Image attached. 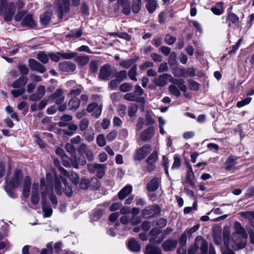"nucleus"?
<instances>
[{"mask_svg":"<svg viewBox=\"0 0 254 254\" xmlns=\"http://www.w3.org/2000/svg\"><path fill=\"white\" fill-rule=\"evenodd\" d=\"M230 231L229 229H225L223 230V241L226 248L231 247L235 250L244 248L247 243V239L245 242L243 238L240 236L232 235L231 239L230 238Z\"/></svg>","mask_w":254,"mask_h":254,"instance_id":"obj_1","label":"nucleus"},{"mask_svg":"<svg viewBox=\"0 0 254 254\" xmlns=\"http://www.w3.org/2000/svg\"><path fill=\"white\" fill-rule=\"evenodd\" d=\"M173 78L171 75L167 73H164L155 78L153 81V83L157 86L164 87L168 82L171 81L177 84L180 89L183 92H186L187 90V86L184 84L185 81L183 79L176 80V81H172Z\"/></svg>","mask_w":254,"mask_h":254,"instance_id":"obj_2","label":"nucleus"},{"mask_svg":"<svg viewBox=\"0 0 254 254\" xmlns=\"http://www.w3.org/2000/svg\"><path fill=\"white\" fill-rule=\"evenodd\" d=\"M23 178V175L21 171H16L13 177L9 179L6 180V185L5 187V190L11 197L14 198L15 194L13 189L17 188L20 184Z\"/></svg>","mask_w":254,"mask_h":254,"instance_id":"obj_3","label":"nucleus"},{"mask_svg":"<svg viewBox=\"0 0 254 254\" xmlns=\"http://www.w3.org/2000/svg\"><path fill=\"white\" fill-rule=\"evenodd\" d=\"M208 243L201 236L195 238V243L188 249V254H207Z\"/></svg>","mask_w":254,"mask_h":254,"instance_id":"obj_4","label":"nucleus"},{"mask_svg":"<svg viewBox=\"0 0 254 254\" xmlns=\"http://www.w3.org/2000/svg\"><path fill=\"white\" fill-rule=\"evenodd\" d=\"M0 15L3 16L5 21H11L16 11L15 4L13 2L7 3L6 0H0Z\"/></svg>","mask_w":254,"mask_h":254,"instance_id":"obj_5","label":"nucleus"},{"mask_svg":"<svg viewBox=\"0 0 254 254\" xmlns=\"http://www.w3.org/2000/svg\"><path fill=\"white\" fill-rule=\"evenodd\" d=\"M74 5H78L80 0H72ZM70 0H57L55 2L56 10L58 12V16L62 19L63 14L68 11L69 7Z\"/></svg>","mask_w":254,"mask_h":254,"instance_id":"obj_6","label":"nucleus"},{"mask_svg":"<svg viewBox=\"0 0 254 254\" xmlns=\"http://www.w3.org/2000/svg\"><path fill=\"white\" fill-rule=\"evenodd\" d=\"M116 72V70L113 69L108 64H105L101 66L99 73V77L101 79L109 80L110 77H113L112 74Z\"/></svg>","mask_w":254,"mask_h":254,"instance_id":"obj_7","label":"nucleus"},{"mask_svg":"<svg viewBox=\"0 0 254 254\" xmlns=\"http://www.w3.org/2000/svg\"><path fill=\"white\" fill-rule=\"evenodd\" d=\"M160 211V207L158 205H150L142 210V215L144 218H149L159 214Z\"/></svg>","mask_w":254,"mask_h":254,"instance_id":"obj_8","label":"nucleus"},{"mask_svg":"<svg viewBox=\"0 0 254 254\" xmlns=\"http://www.w3.org/2000/svg\"><path fill=\"white\" fill-rule=\"evenodd\" d=\"M151 147L148 144H145L136 150L134 159L137 160H141L151 151Z\"/></svg>","mask_w":254,"mask_h":254,"instance_id":"obj_9","label":"nucleus"},{"mask_svg":"<svg viewBox=\"0 0 254 254\" xmlns=\"http://www.w3.org/2000/svg\"><path fill=\"white\" fill-rule=\"evenodd\" d=\"M66 86L71 88L69 95L77 96L80 94L83 90V87L79 84H77L75 81L70 80L66 83Z\"/></svg>","mask_w":254,"mask_h":254,"instance_id":"obj_10","label":"nucleus"},{"mask_svg":"<svg viewBox=\"0 0 254 254\" xmlns=\"http://www.w3.org/2000/svg\"><path fill=\"white\" fill-rule=\"evenodd\" d=\"M102 106L99 105L97 103H92L89 104L87 107L86 110L89 113H93L92 116L98 118L102 113Z\"/></svg>","mask_w":254,"mask_h":254,"instance_id":"obj_11","label":"nucleus"},{"mask_svg":"<svg viewBox=\"0 0 254 254\" xmlns=\"http://www.w3.org/2000/svg\"><path fill=\"white\" fill-rule=\"evenodd\" d=\"M59 67L60 70L67 73L73 72L76 69V64L69 61L60 63L59 64Z\"/></svg>","mask_w":254,"mask_h":254,"instance_id":"obj_12","label":"nucleus"},{"mask_svg":"<svg viewBox=\"0 0 254 254\" xmlns=\"http://www.w3.org/2000/svg\"><path fill=\"white\" fill-rule=\"evenodd\" d=\"M28 65L31 70L40 73H44L46 71L45 66L34 59H29L28 60Z\"/></svg>","mask_w":254,"mask_h":254,"instance_id":"obj_13","label":"nucleus"},{"mask_svg":"<svg viewBox=\"0 0 254 254\" xmlns=\"http://www.w3.org/2000/svg\"><path fill=\"white\" fill-rule=\"evenodd\" d=\"M59 170L61 173L65 177H68L73 184L76 185L78 184L79 181V176L77 173L74 172L68 173L67 171L63 167H60Z\"/></svg>","mask_w":254,"mask_h":254,"instance_id":"obj_14","label":"nucleus"},{"mask_svg":"<svg viewBox=\"0 0 254 254\" xmlns=\"http://www.w3.org/2000/svg\"><path fill=\"white\" fill-rule=\"evenodd\" d=\"M161 178L156 177L152 178L147 184L146 188L149 191L156 190L161 184Z\"/></svg>","mask_w":254,"mask_h":254,"instance_id":"obj_15","label":"nucleus"},{"mask_svg":"<svg viewBox=\"0 0 254 254\" xmlns=\"http://www.w3.org/2000/svg\"><path fill=\"white\" fill-rule=\"evenodd\" d=\"M46 90L45 87L43 85H39L37 89L36 92L31 94L29 96V99L32 101H36L42 98L45 94Z\"/></svg>","mask_w":254,"mask_h":254,"instance_id":"obj_16","label":"nucleus"},{"mask_svg":"<svg viewBox=\"0 0 254 254\" xmlns=\"http://www.w3.org/2000/svg\"><path fill=\"white\" fill-rule=\"evenodd\" d=\"M234 228L235 230V232L232 235H236L237 236H242V239L243 238V242H245V240L247 239L248 238V235L246 230L242 226L240 223L238 222H235Z\"/></svg>","mask_w":254,"mask_h":254,"instance_id":"obj_17","label":"nucleus"},{"mask_svg":"<svg viewBox=\"0 0 254 254\" xmlns=\"http://www.w3.org/2000/svg\"><path fill=\"white\" fill-rule=\"evenodd\" d=\"M154 127H150L140 133V138L143 141H146L151 139L154 135Z\"/></svg>","mask_w":254,"mask_h":254,"instance_id":"obj_18","label":"nucleus"},{"mask_svg":"<svg viewBox=\"0 0 254 254\" xmlns=\"http://www.w3.org/2000/svg\"><path fill=\"white\" fill-rule=\"evenodd\" d=\"M21 24L23 27H28L30 28H33L36 25L35 21L31 14H28L25 15Z\"/></svg>","mask_w":254,"mask_h":254,"instance_id":"obj_19","label":"nucleus"},{"mask_svg":"<svg viewBox=\"0 0 254 254\" xmlns=\"http://www.w3.org/2000/svg\"><path fill=\"white\" fill-rule=\"evenodd\" d=\"M177 242L175 240L169 239L165 241L162 244L163 250L165 252L172 251L176 248Z\"/></svg>","mask_w":254,"mask_h":254,"instance_id":"obj_20","label":"nucleus"},{"mask_svg":"<svg viewBox=\"0 0 254 254\" xmlns=\"http://www.w3.org/2000/svg\"><path fill=\"white\" fill-rule=\"evenodd\" d=\"M173 229L171 227H167L166 229H165L162 233V234L159 236V239L156 240L155 238H153L152 239H149V241L152 244H159L164 238L168 235L171 234L173 231Z\"/></svg>","mask_w":254,"mask_h":254,"instance_id":"obj_21","label":"nucleus"},{"mask_svg":"<svg viewBox=\"0 0 254 254\" xmlns=\"http://www.w3.org/2000/svg\"><path fill=\"white\" fill-rule=\"evenodd\" d=\"M31 199L32 203L34 204H38L39 201L38 185L37 184H33Z\"/></svg>","mask_w":254,"mask_h":254,"instance_id":"obj_22","label":"nucleus"},{"mask_svg":"<svg viewBox=\"0 0 254 254\" xmlns=\"http://www.w3.org/2000/svg\"><path fill=\"white\" fill-rule=\"evenodd\" d=\"M97 183V187L99 186V182L96 178H92L90 180L87 179L82 178L79 184L80 187L82 189H87L92 183Z\"/></svg>","mask_w":254,"mask_h":254,"instance_id":"obj_23","label":"nucleus"},{"mask_svg":"<svg viewBox=\"0 0 254 254\" xmlns=\"http://www.w3.org/2000/svg\"><path fill=\"white\" fill-rule=\"evenodd\" d=\"M52 97L53 100L56 102L57 104H61L63 103L64 100V92L62 89H58L53 94Z\"/></svg>","mask_w":254,"mask_h":254,"instance_id":"obj_24","label":"nucleus"},{"mask_svg":"<svg viewBox=\"0 0 254 254\" xmlns=\"http://www.w3.org/2000/svg\"><path fill=\"white\" fill-rule=\"evenodd\" d=\"M145 254H162L161 249L152 244H148L146 246Z\"/></svg>","mask_w":254,"mask_h":254,"instance_id":"obj_25","label":"nucleus"},{"mask_svg":"<svg viewBox=\"0 0 254 254\" xmlns=\"http://www.w3.org/2000/svg\"><path fill=\"white\" fill-rule=\"evenodd\" d=\"M28 78L26 77L21 76L17 80H15L13 82L12 86L14 88L24 87V86L26 84Z\"/></svg>","mask_w":254,"mask_h":254,"instance_id":"obj_26","label":"nucleus"},{"mask_svg":"<svg viewBox=\"0 0 254 254\" xmlns=\"http://www.w3.org/2000/svg\"><path fill=\"white\" fill-rule=\"evenodd\" d=\"M31 186V180L29 177L25 178L22 194L25 197H27L29 195Z\"/></svg>","mask_w":254,"mask_h":254,"instance_id":"obj_27","label":"nucleus"},{"mask_svg":"<svg viewBox=\"0 0 254 254\" xmlns=\"http://www.w3.org/2000/svg\"><path fill=\"white\" fill-rule=\"evenodd\" d=\"M74 61L78 66L86 65L89 62V57L87 55H82L76 57Z\"/></svg>","mask_w":254,"mask_h":254,"instance_id":"obj_28","label":"nucleus"},{"mask_svg":"<svg viewBox=\"0 0 254 254\" xmlns=\"http://www.w3.org/2000/svg\"><path fill=\"white\" fill-rule=\"evenodd\" d=\"M124 98L129 101H140L144 103L145 99L142 97H138L135 93L131 92L126 94Z\"/></svg>","mask_w":254,"mask_h":254,"instance_id":"obj_29","label":"nucleus"},{"mask_svg":"<svg viewBox=\"0 0 254 254\" xmlns=\"http://www.w3.org/2000/svg\"><path fill=\"white\" fill-rule=\"evenodd\" d=\"M237 158L234 156H229L225 163V168L227 171H230L236 164V161Z\"/></svg>","mask_w":254,"mask_h":254,"instance_id":"obj_30","label":"nucleus"},{"mask_svg":"<svg viewBox=\"0 0 254 254\" xmlns=\"http://www.w3.org/2000/svg\"><path fill=\"white\" fill-rule=\"evenodd\" d=\"M212 12L216 15H221L224 12L223 3L222 2H217L214 6L211 8Z\"/></svg>","mask_w":254,"mask_h":254,"instance_id":"obj_31","label":"nucleus"},{"mask_svg":"<svg viewBox=\"0 0 254 254\" xmlns=\"http://www.w3.org/2000/svg\"><path fill=\"white\" fill-rule=\"evenodd\" d=\"M128 248L133 252H138L141 248L139 244L134 239H131L128 241Z\"/></svg>","mask_w":254,"mask_h":254,"instance_id":"obj_32","label":"nucleus"},{"mask_svg":"<svg viewBox=\"0 0 254 254\" xmlns=\"http://www.w3.org/2000/svg\"><path fill=\"white\" fill-rule=\"evenodd\" d=\"M132 187L128 185L124 187L119 193V197L121 199H124L127 195L131 193Z\"/></svg>","mask_w":254,"mask_h":254,"instance_id":"obj_33","label":"nucleus"},{"mask_svg":"<svg viewBox=\"0 0 254 254\" xmlns=\"http://www.w3.org/2000/svg\"><path fill=\"white\" fill-rule=\"evenodd\" d=\"M68 106L70 110H76L79 107L80 100L77 98H72L69 101Z\"/></svg>","mask_w":254,"mask_h":254,"instance_id":"obj_34","label":"nucleus"},{"mask_svg":"<svg viewBox=\"0 0 254 254\" xmlns=\"http://www.w3.org/2000/svg\"><path fill=\"white\" fill-rule=\"evenodd\" d=\"M52 16V13L50 11H47L40 16V21L42 24L47 25L50 22Z\"/></svg>","mask_w":254,"mask_h":254,"instance_id":"obj_35","label":"nucleus"},{"mask_svg":"<svg viewBox=\"0 0 254 254\" xmlns=\"http://www.w3.org/2000/svg\"><path fill=\"white\" fill-rule=\"evenodd\" d=\"M146 7L150 13L153 12L157 8V3L156 0H148L146 1Z\"/></svg>","mask_w":254,"mask_h":254,"instance_id":"obj_36","label":"nucleus"},{"mask_svg":"<svg viewBox=\"0 0 254 254\" xmlns=\"http://www.w3.org/2000/svg\"><path fill=\"white\" fill-rule=\"evenodd\" d=\"M119 5L122 6V12L126 15H128L130 13V1L118 2Z\"/></svg>","mask_w":254,"mask_h":254,"instance_id":"obj_37","label":"nucleus"},{"mask_svg":"<svg viewBox=\"0 0 254 254\" xmlns=\"http://www.w3.org/2000/svg\"><path fill=\"white\" fill-rule=\"evenodd\" d=\"M83 136L86 141L91 142L93 141L95 138L94 131L93 129H87L84 132Z\"/></svg>","mask_w":254,"mask_h":254,"instance_id":"obj_38","label":"nucleus"},{"mask_svg":"<svg viewBox=\"0 0 254 254\" xmlns=\"http://www.w3.org/2000/svg\"><path fill=\"white\" fill-rule=\"evenodd\" d=\"M82 34V30L81 29H76L71 30L66 36L67 37L77 38L80 37Z\"/></svg>","mask_w":254,"mask_h":254,"instance_id":"obj_39","label":"nucleus"},{"mask_svg":"<svg viewBox=\"0 0 254 254\" xmlns=\"http://www.w3.org/2000/svg\"><path fill=\"white\" fill-rule=\"evenodd\" d=\"M61 178L65 187V193L66 194L67 196H71L72 194V188L70 187V186L68 185V183L65 179L63 178L62 177Z\"/></svg>","mask_w":254,"mask_h":254,"instance_id":"obj_40","label":"nucleus"},{"mask_svg":"<svg viewBox=\"0 0 254 254\" xmlns=\"http://www.w3.org/2000/svg\"><path fill=\"white\" fill-rule=\"evenodd\" d=\"M141 7V0H132V10L133 13H137Z\"/></svg>","mask_w":254,"mask_h":254,"instance_id":"obj_41","label":"nucleus"},{"mask_svg":"<svg viewBox=\"0 0 254 254\" xmlns=\"http://www.w3.org/2000/svg\"><path fill=\"white\" fill-rule=\"evenodd\" d=\"M37 59L43 64H46L48 62L49 54L47 55L44 52H39L37 55Z\"/></svg>","mask_w":254,"mask_h":254,"instance_id":"obj_42","label":"nucleus"},{"mask_svg":"<svg viewBox=\"0 0 254 254\" xmlns=\"http://www.w3.org/2000/svg\"><path fill=\"white\" fill-rule=\"evenodd\" d=\"M137 75V66L134 65L131 69L129 70L128 75L129 78L133 81H136L137 80L136 75Z\"/></svg>","mask_w":254,"mask_h":254,"instance_id":"obj_43","label":"nucleus"},{"mask_svg":"<svg viewBox=\"0 0 254 254\" xmlns=\"http://www.w3.org/2000/svg\"><path fill=\"white\" fill-rule=\"evenodd\" d=\"M42 209L44 213V217H50L53 212L52 208L43 201Z\"/></svg>","mask_w":254,"mask_h":254,"instance_id":"obj_44","label":"nucleus"},{"mask_svg":"<svg viewBox=\"0 0 254 254\" xmlns=\"http://www.w3.org/2000/svg\"><path fill=\"white\" fill-rule=\"evenodd\" d=\"M54 185L57 193L59 194H62L63 192L62 184L59 178H55L54 181Z\"/></svg>","mask_w":254,"mask_h":254,"instance_id":"obj_45","label":"nucleus"},{"mask_svg":"<svg viewBox=\"0 0 254 254\" xmlns=\"http://www.w3.org/2000/svg\"><path fill=\"white\" fill-rule=\"evenodd\" d=\"M158 160V152L153 151L147 158L146 160V163H152L155 164Z\"/></svg>","mask_w":254,"mask_h":254,"instance_id":"obj_46","label":"nucleus"},{"mask_svg":"<svg viewBox=\"0 0 254 254\" xmlns=\"http://www.w3.org/2000/svg\"><path fill=\"white\" fill-rule=\"evenodd\" d=\"M97 176L99 178H101L104 175L105 166L103 164H98L97 166Z\"/></svg>","mask_w":254,"mask_h":254,"instance_id":"obj_47","label":"nucleus"},{"mask_svg":"<svg viewBox=\"0 0 254 254\" xmlns=\"http://www.w3.org/2000/svg\"><path fill=\"white\" fill-rule=\"evenodd\" d=\"M61 57L64 59H71L76 58L77 53L73 52H69L67 53H59Z\"/></svg>","mask_w":254,"mask_h":254,"instance_id":"obj_48","label":"nucleus"},{"mask_svg":"<svg viewBox=\"0 0 254 254\" xmlns=\"http://www.w3.org/2000/svg\"><path fill=\"white\" fill-rule=\"evenodd\" d=\"M135 62V61L131 59L122 61L121 62H120V65L123 67L128 68L131 65H132Z\"/></svg>","mask_w":254,"mask_h":254,"instance_id":"obj_49","label":"nucleus"},{"mask_svg":"<svg viewBox=\"0 0 254 254\" xmlns=\"http://www.w3.org/2000/svg\"><path fill=\"white\" fill-rule=\"evenodd\" d=\"M132 88V85L129 83L125 82L122 84L120 87V90L123 92H126L129 91L131 90Z\"/></svg>","mask_w":254,"mask_h":254,"instance_id":"obj_50","label":"nucleus"},{"mask_svg":"<svg viewBox=\"0 0 254 254\" xmlns=\"http://www.w3.org/2000/svg\"><path fill=\"white\" fill-rule=\"evenodd\" d=\"M116 77V78L121 82L127 78V72L126 70H121L117 72Z\"/></svg>","mask_w":254,"mask_h":254,"instance_id":"obj_51","label":"nucleus"},{"mask_svg":"<svg viewBox=\"0 0 254 254\" xmlns=\"http://www.w3.org/2000/svg\"><path fill=\"white\" fill-rule=\"evenodd\" d=\"M89 123V122L87 119L84 118L81 120L79 124V127L80 130H85L88 127Z\"/></svg>","mask_w":254,"mask_h":254,"instance_id":"obj_52","label":"nucleus"},{"mask_svg":"<svg viewBox=\"0 0 254 254\" xmlns=\"http://www.w3.org/2000/svg\"><path fill=\"white\" fill-rule=\"evenodd\" d=\"M169 90L171 94L177 97H179L181 95V92L179 89L175 85H170L169 87Z\"/></svg>","mask_w":254,"mask_h":254,"instance_id":"obj_53","label":"nucleus"},{"mask_svg":"<svg viewBox=\"0 0 254 254\" xmlns=\"http://www.w3.org/2000/svg\"><path fill=\"white\" fill-rule=\"evenodd\" d=\"M40 188H41V193L42 197H43L46 194V193L47 191V187L45 184V180L43 178H41L40 179Z\"/></svg>","mask_w":254,"mask_h":254,"instance_id":"obj_54","label":"nucleus"},{"mask_svg":"<svg viewBox=\"0 0 254 254\" xmlns=\"http://www.w3.org/2000/svg\"><path fill=\"white\" fill-rule=\"evenodd\" d=\"M161 233L160 229L157 228H153L149 232V235L151 237L150 239H152L153 238H155L156 240H158L159 237H157V236L160 234Z\"/></svg>","mask_w":254,"mask_h":254,"instance_id":"obj_55","label":"nucleus"},{"mask_svg":"<svg viewBox=\"0 0 254 254\" xmlns=\"http://www.w3.org/2000/svg\"><path fill=\"white\" fill-rule=\"evenodd\" d=\"M155 222L156 225H157L160 228L165 227L167 223V220L164 218H159L155 220Z\"/></svg>","mask_w":254,"mask_h":254,"instance_id":"obj_56","label":"nucleus"},{"mask_svg":"<svg viewBox=\"0 0 254 254\" xmlns=\"http://www.w3.org/2000/svg\"><path fill=\"white\" fill-rule=\"evenodd\" d=\"M97 143L100 147L105 145L106 141L104 134H100L97 137Z\"/></svg>","mask_w":254,"mask_h":254,"instance_id":"obj_57","label":"nucleus"},{"mask_svg":"<svg viewBox=\"0 0 254 254\" xmlns=\"http://www.w3.org/2000/svg\"><path fill=\"white\" fill-rule=\"evenodd\" d=\"M68 128L70 131L64 130V132L67 135H71L73 131H75L77 129L78 127L75 124H71L68 126Z\"/></svg>","mask_w":254,"mask_h":254,"instance_id":"obj_58","label":"nucleus"},{"mask_svg":"<svg viewBox=\"0 0 254 254\" xmlns=\"http://www.w3.org/2000/svg\"><path fill=\"white\" fill-rule=\"evenodd\" d=\"M252 101V98L248 97L242 101L238 102L237 107L238 108H242V107L248 105Z\"/></svg>","mask_w":254,"mask_h":254,"instance_id":"obj_59","label":"nucleus"},{"mask_svg":"<svg viewBox=\"0 0 254 254\" xmlns=\"http://www.w3.org/2000/svg\"><path fill=\"white\" fill-rule=\"evenodd\" d=\"M25 91V89L24 87H21L19 88L18 89L12 90L11 92V94L14 97H17L21 95H22Z\"/></svg>","mask_w":254,"mask_h":254,"instance_id":"obj_60","label":"nucleus"},{"mask_svg":"<svg viewBox=\"0 0 254 254\" xmlns=\"http://www.w3.org/2000/svg\"><path fill=\"white\" fill-rule=\"evenodd\" d=\"M18 69L21 74L26 75L29 72V69L26 65L19 64L18 65Z\"/></svg>","mask_w":254,"mask_h":254,"instance_id":"obj_61","label":"nucleus"},{"mask_svg":"<svg viewBox=\"0 0 254 254\" xmlns=\"http://www.w3.org/2000/svg\"><path fill=\"white\" fill-rule=\"evenodd\" d=\"M174 75L177 77L183 76H185V69L179 67L175 69L174 72H173Z\"/></svg>","mask_w":254,"mask_h":254,"instance_id":"obj_62","label":"nucleus"},{"mask_svg":"<svg viewBox=\"0 0 254 254\" xmlns=\"http://www.w3.org/2000/svg\"><path fill=\"white\" fill-rule=\"evenodd\" d=\"M72 119V117L68 115H64L61 117L62 122H59V125L61 127L65 126L64 122H67L71 121Z\"/></svg>","mask_w":254,"mask_h":254,"instance_id":"obj_63","label":"nucleus"},{"mask_svg":"<svg viewBox=\"0 0 254 254\" xmlns=\"http://www.w3.org/2000/svg\"><path fill=\"white\" fill-rule=\"evenodd\" d=\"M165 41L167 44L171 45L176 42V38L170 34H167L165 38Z\"/></svg>","mask_w":254,"mask_h":254,"instance_id":"obj_64","label":"nucleus"}]
</instances>
